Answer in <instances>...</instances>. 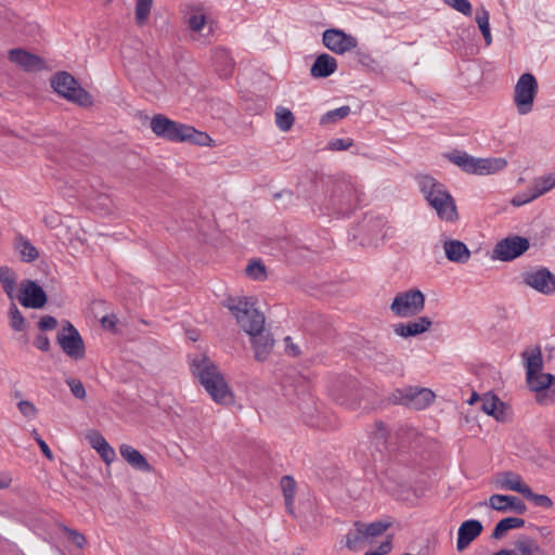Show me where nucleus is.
<instances>
[{
	"mask_svg": "<svg viewBox=\"0 0 555 555\" xmlns=\"http://www.w3.org/2000/svg\"><path fill=\"white\" fill-rule=\"evenodd\" d=\"M255 304L253 297H230L225 301V307L235 317L242 330L250 336L255 359L264 361L273 349L274 339L264 328V315L255 308Z\"/></svg>",
	"mask_w": 555,
	"mask_h": 555,
	"instance_id": "nucleus-1",
	"label": "nucleus"
},
{
	"mask_svg": "<svg viewBox=\"0 0 555 555\" xmlns=\"http://www.w3.org/2000/svg\"><path fill=\"white\" fill-rule=\"evenodd\" d=\"M191 370L201 385L212 400L219 404H229L233 401V393L218 366L205 354L192 360Z\"/></svg>",
	"mask_w": 555,
	"mask_h": 555,
	"instance_id": "nucleus-2",
	"label": "nucleus"
},
{
	"mask_svg": "<svg viewBox=\"0 0 555 555\" xmlns=\"http://www.w3.org/2000/svg\"><path fill=\"white\" fill-rule=\"evenodd\" d=\"M151 129L159 138L171 142H188L198 146H216L215 140L193 126L181 124L158 114L151 119Z\"/></svg>",
	"mask_w": 555,
	"mask_h": 555,
	"instance_id": "nucleus-3",
	"label": "nucleus"
},
{
	"mask_svg": "<svg viewBox=\"0 0 555 555\" xmlns=\"http://www.w3.org/2000/svg\"><path fill=\"white\" fill-rule=\"evenodd\" d=\"M420 188L440 219L455 221L459 218L455 202L442 183L430 176H424L420 178Z\"/></svg>",
	"mask_w": 555,
	"mask_h": 555,
	"instance_id": "nucleus-4",
	"label": "nucleus"
},
{
	"mask_svg": "<svg viewBox=\"0 0 555 555\" xmlns=\"http://www.w3.org/2000/svg\"><path fill=\"white\" fill-rule=\"evenodd\" d=\"M50 85L60 96L72 103L83 107L93 105L92 95L67 72H57L52 75Z\"/></svg>",
	"mask_w": 555,
	"mask_h": 555,
	"instance_id": "nucleus-5",
	"label": "nucleus"
},
{
	"mask_svg": "<svg viewBox=\"0 0 555 555\" xmlns=\"http://www.w3.org/2000/svg\"><path fill=\"white\" fill-rule=\"evenodd\" d=\"M390 526L389 521L378 520L365 524L357 520L353 522V528L345 535V546L353 552L359 551L372 539L380 537Z\"/></svg>",
	"mask_w": 555,
	"mask_h": 555,
	"instance_id": "nucleus-6",
	"label": "nucleus"
},
{
	"mask_svg": "<svg viewBox=\"0 0 555 555\" xmlns=\"http://www.w3.org/2000/svg\"><path fill=\"white\" fill-rule=\"evenodd\" d=\"M361 194L349 181H336L333 183L331 204L340 215H348L359 207Z\"/></svg>",
	"mask_w": 555,
	"mask_h": 555,
	"instance_id": "nucleus-7",
	"label": "nucleus"
},
{
	"mask_svg": "<svg viewBox=\"0 0 555 555\" xmlns=\"http://www.w3.org/2000/svg\"><path fill=\"white\" fill-rule=\"evenodd\" d=\"M424 307L425 295L417 288H411L395 296L390 311L399 318H411L421 313Z\"/></svg>",
	"mask_w": 555,
	"mask_h": 555,
	"instance_id": "nucleus-8",
	"label": "nucleus"
},
{
	"mask_svg": "<svg viewBox=\"0 0 555 555\" xmlns=\"http://www.w3.org/2000/svg\"><path fill=\"white\" fill-rule=\"evenodd\" d=\"M435 393L429 388L408 386L396 389L391 393V401L414 410L426 409L434 400Z\"/></svg>",
	"mask_w": 555,
	"mask_h": 555,
	"instance_id": "nucleus-9",
	"label": "nucleus"
},
{
	"mask_svg": "<svg viewBox=\"0 0 555 555\" xmlns=\"http://www.w3.org/2000/svg\"><path fill=\"white\" fill-rule=\"evenodd\" d=\"M56 341L63 352L74 360H80L86 354V346L78 330L68 321L56 335Z\"/></svg>",
	"mask_w": 555,
	"mask_h": 555,
	"instance_id": "nucleus-10",
	"label": "nucleus"
},
{
	"mask_svg": "<svg viewBox=\"0 0 555 555\" xmlns=\"http://www.w3.org/2000/svg\"><path fill=\"white\" fill-rule=\"evenodd\" d=\"M538 92V82L530 73L522 74L516 86L514 101L519 114H527L532 109L533 100Z\"/></svg>",
	"mask_w": 555,
	"mask_h": 555,
	"instance_id": "nucleus-11",
	"label": "nucleus"
},
{
	"mask_svg": "<svg viewBox=\"0 0 555 555\" xmlns=\"http://www.w3.org/2000/svg\"><path fill=\"white\" fill-rule=\"evenodd\" d=\"M530 247L529 240L513 235L499 241L494 247V257L501 261H511L525 254Z\"/></svg>",
	"mask_w": 555,
	"mask_h": 555,
	"instance_id": "nucleus-12",
	"label": "nucleus"
},
{
	"mask_svg": "<svg viewBox=\"0 0 555 555\" xmlns=\"http://www.w3.org/2000/svg\"><path fill=\"white\" fill-rule=\"evenodd\" d=\"M323 44L336 54H344L348 51L353 50L358 40L356 37L346 34L341 29L330 28L323 33L322 37Z\"/></svg>",
	"mask_w": 555,
	"mask_h": 555,
	"instance_id": "nucleus-13",
	"label": "nucleus"
},
{
	"mask_svg": "<svg viewBox=\"0 0 555 555\" xmlns=\"http://www.w3.org/2000/svg\"><path fill=\"white\" fill-rule=\"evenodd\" d=\"M522 281L541 294L551 295L555 293V274L546 268L525 272Z\"/></svg>",
	"mask_w": 555,
	"mask_h": 555,
	"instance_id": "nucleus-14",
	"label": "nucleus"
},
{
	"mask_svg": "<svg viewBox=\"0 0 555 555\" xmlns=\"http://www.w3.org/2000/svg\"><path fill=\"white\" fill-rule=\"evenodd\" d=\"M48 297L43 288L35 281L24 280L21 283L20 304L25 308L40 309L47 304Z\"/></svg>",
	"mask_w": 555,
	"mask_h": 555,
	"instance_id": "nucleus-15",
	"label": "nucleus"
},
{
	"mask_svg": "<svg viewBox=\"0 0 555 555\" xmlns=\"http://www.w3.org/2000/svg\"><path fill=\"white\" fill-rule=\"evenodd\" d=\"M8 59L27 73L47 69L44 59L22 48L11 49L8 53Z\"/></svg>",
	"mask_w": 555,
	"mask_h": 555,
	"instance_id": "nucleus-16",
	"label": "nucleus"
},
{
	"mask_svg": "<svg viewBox=\"0 0 555 555\" xmlns=\"http://www.w3.org/2000/svg\"><path fill=\"white\" fill-rule=\"evenodd\" d=\"M386 221L383 217H365L360 224V231L364 235L361 240L362 245H372L378 240H383L386 235L384 232Z\"/></svg>",
	"mask_w": 555,
	"mask_h": 555,
	"instance_id": "nucleus-17",
	"label": "nucleus"
},
{
	"mask_svg": "<svg viewBox=\"0 0 555 555\" xmlns=\"http://www.w3.org/2000/svg\"><path fill=\"white\" fill-rule=\"evenodd\" d=\"M489 506L498 512L506 513L514 512L516 514H525L527 511L526 504L513 495L493 494L489 498Z\"/></svg>",
	"mask_w": 555,
	"mask_h": 555,
	"instance_id": "nucleus-18",
	"label": "nucleus"
},
{
	"mask_svg": "<svg viewBox=\"0 0 555 555\" xmlns=\"http://www.w3.org/2000/svg\"><path fill=\"white\" fill-rule=\"evenodd\" d=\"M532 378H529L527 376V384L530 388V390L537 392V399L540 403H547L548 401L554 402L555 401V395L552 396L551 399L546 397L545 393H542V391L546 390L551 387V385L555 382V376L550 373H534L531 376Z\"/></svg>",
	"mask_w": 555,
	"mask_h": 555,
	"instance_id": "nucleus-19",
	"label": "nucleus"
},
{
	"mask_svg": "<svg viewBox=\"0 0 555 555\" xmlns=\"http://www.w3.org/2000/svg\"><path fill=\"white\" fill-rule=\"evenodd\" d=\"M482 531V525L477 519H469L459 528L456 548L459 552L464 551Z\"/></svg>",
	"mask_w": 555,
	"mask_h": 555,
	"instance_id": "nucleus-20",
	"label": "nucleus"
},
{
	"mask_svg": "<svg viewBox=\"0 0 555 555\" xmlns=\"http://www.w3.org/2000/svg\"><path fill=\"white\" fill-rule=\"evenodd\" d=\"M433 325V321L428 317H418L414 321L399 323L393 326V331L398 336L412 337L427 332Z\"/></svg>",
	"mask_w": 555,
	"mask_h": 555,
	"instance_id": "nucleus-21",
	"label": "nucleus"
},
{
	"mask_svg": "<svg viewBox=\"0 0 555 555\" xmlns=\"http://www.w3.org/2000/svg\"><path fill=\"white\" fill-rule=\"evenodd\" d=\"M212 65L221 78L227 79L234 73L235 63L230 52L225 49L219 48L214 51Z\"/></svg>",
	"mask_w": 555,
	"mask_h": 555,
	"instance_id": "nucleus-22",
	"label": "nucleus"
},
{
	"mask_svg": "<svg viewBox=\"0 0 555 555\" xmlns=\"http://www.w3.org/2000/svg\"><path fill=\"white\" fill-rule=\"evenodd\" d=\"M119 452L122 459L133 468L144 473L153 470L152 465L147 462L145 456L133 447L124 443L119 447Z\"/></svg>",
	"mask_w": 555,
	"mask_h": 555,
	"instance_id": "nucleus-23",
	"label": "nucleus"
},
{
	"mask_svg": "<svg viewBox=\"0 0 555 555\" xmlns=\"http://www.w3.org/2000/svg\"><path fill=\"white\" fill-rule=\"evenodd\" d=\"M336 69V59L327 53H322L315 57L310 69V74L314 78H327L334 74Z\"/></svg>",
	"mask_w": 555,
	"mask_h": 555,
	"instance_id": "nucleus-24",
	"label": "nucleus"
},
{
	"mask_svg": "<svg viewBox=\"0 0 555 555\" xmlns=\"http://www.w3.org/2000/svg\"><path fill=\"white\" fill-rule=\"evenodd\" d=\"M480 409L496 421L502 422L506 418L504 402L492 392H486L481 396Z\"/></svg>",
	"mask_w": 555,
	"mask_h": 555,
	"instance_id": "nucleus-25",
	"label": "nucleus"
},
{
	"mask_svg": "<svg viewBox=\"0 0 555 555\" xmlns=\"http://www.w3.org/2000/svg\"><path fill=\"white\" fill-rule=\"evenodd\" d=\"M447 258L452 262L465 263L470 257L467 246L457 240H449L443 244Z\"/></svg>",
	"mask_w": 555,
	"mask_h": 555,
	"instance_id": "nucleus-26",
	"label": "nucleus"
},
{
	"mask_svg": "<svg viewBox=\"0 0 555 555\" xmlns=\"http://www.w3.org/2000/svg\"><path fill=\"white\" fill-rule=\"evenodd\" d=\"M14 248L18 251L21 260L24 262H33L39 258L38 249L22 234L15 236Z\"/></svg>",
	"mask_w": 555,
	"mask_h": 555,
	"instance_id": "nucleus-27",
	"label": "nucleus"
},
{
	"mask_svg": "<svg viewBox=\"0 0 555 555\" xmlns=\"http://www.w3.org/2000/svg\"><path fill=\"white\" fill-rule=\"evenodd\" d=\"M474 175H490L504 169L507 165L504 158H476Z\"/></svg>",
	"mask_w": 555,
	"mask_h": 555,
	"instance_id": "nucleus-28",
	"label": "nucleus"
},
{
	"mask_svg": "<svg viewBox=\"0 0 555 555\" xmlns=\"http://www.w3.org/2000/svg\"><path fill=\"white\" fill-rule=\"evenodd\" d=\"M501 487L505 490L516 491L522 495H525L530 488L522 481L518 474L513 472H505L502 474Z\"/></svg>",
	"mask_w": 555,
	"mask_h": 555,
	"instance_id": "nucleus-29",
	"label": "nucleus"
},
{
	"mask_svg": "<svg viewBox=\"0 0 555 555\" xmlns=\"http://www.w3.org/2000/svg\"><path fill=\"white\" fill-rule=\"evenodd\" d=\"M522 358L526 360L527 376L529 378H532V374L541 372L543 360L540 347H535L530 351H524Z\"/></svg>",
	"mask_w": 555,
	"mask_h": 555,
	"instance_id": "nucleus-30",
	"label": "nucleus"
},
{
	"mask_svg": "<svg viewBox=\"0 0 555 555\" xmlns=\"http://www.w3.org/2000/svg\"><path fill=\"white\" fill-rule=\"evenodd\" d=\"M446 157L451 163L459 166L463 171L474 175V170H475L474 168L476 166V164H475L476 158L468 155L466 152L455 150V151L447 154Z\"/></svg>",
	"mask_w": 555,
	"mask_h": 555,
	"instance_id": "nucleus-31",
	"label": "nucleus"
},
{
	"mask_svg": "<svg viewBox=\"0 0 555 555\" xmlns=\"http://www.w3.org/2000/svg\"><path fill=\"white\" fill-rule=\"evenodd\" d=\"M281 488L283 491L285 507L288 514L295 515L294 513V498L296 492V481L289 476L285 475L281 479Z\"/></svg>",
	"mask_w": 555,
	"mask_h": 555,
	"instance_id": "nucleus-32",
	"label": "nucleus"
},
{
	"mask_svg": "<svg viewBox=\"0 0 555 555\" xmlns=\"http://www.w3.org/2000/svg\"><path fill=\"white\" fill-rule=\"evenodd\" d=\"M525 526V519L518 517H506L501 519L494 527L492 538L500 540L504 537L505 532L511 529H517Z\"/></svg>",
	"mask_w": 555,
	"mask_h": 555,
	"instance_id": "nucleus-33",
	"label": "nucleus"
},
{
	"mask_svg": "<svg viewBox=\"0 0 555 555\" xmlns=\"http://www.w3.org/2000/svg\"><path fill=\"white\" fill-rule=\"evenodd\" d=\"M390 436V430L383 421H375L373 429L370 431L371 440L377 447H386Z\"/></svg>",
	"mask_w": 555,
	"mask_h": 555,
	"instance_id": "nucleus-34",
	"label": "nucleus"
},
{
	"mask_svg": "<svg viewBox=\"0 0 555 555\" xmlns=\"http://www.w3.org/2000/svg\"><path fill=\"white\" fill-rule=\"evenodd\" d=\"M0 283L7 295L12 298V294L16 284V274L11 268L7 266L0 267Z\"/></svg>",
	"mask_w": 555,
	"mask_h": 555,
	"instance_id": "nucleus-35",
	"label": "nucleus"
},
{
	"mask_svg": "<svg viewBox=\"0 0 555 555\" xmlns=\"http://www.w3.org/2000/svg\"><path fill=\"white\" fill-rule=\"evenodd\" d=\"M275 122L280 130L288 131L295 122L294 114L288 108L279 106L275 111Z\"/></svg>",
	"mask_w": 555,
	"mask_h": 555,
	"instance_id": "nucleus-36",
	"label": "nucleus"
},
{
	"mask_svg": "<svg viewBox=\"0 0 555 555\" xmlns=\"http://www.w3.org/2000/svg\"><path fill=\"white\" fill-rule=\"evenodd\" d=\"M476 22H477L478 27L485 38L486 44L490 46L492 38H491L490 25H489V12L485 8H481L480 10L477 11Z\"/></svg>",
	"mask_w": 555,
	"mask_h": 555,
	"instance_id": "nucleus-37",
	"label": "nucleus"
},
{
	"mask_svg": "<svg viewBox=\"0 0 555 555\" xmlns=\"http://www.w3.org/2000/svg\"><path fill=\"white\" fill-rule=\"evenodd\" d=\"M350 114V107L348 105L340 106L333 111L325 113L321 117V125L334 124L339 119L346 118Z\"/></svg>",
	"mask_w": 555,
	"mask_h": 555,
	"instance_id": "nucleus-38",
	"label": "nucleus"
},
{
	"mask_svg": "<svg viewBox=\"0 0 555 555\" xmlns=\"http://www.w3.org/2000/svg\"><path fill=\"white\" fill-rule=\"evenodd\" d=\"M153 0H137L135 3V23L141 26L143 25L151 13Z\"/></svg>",
	"mask_w": 555,
	"mask_h": 555,
	"instance_id": "nucleus-39",
	"label": "nucleus"
},
{
	"mask_svg": "<svg viewBox=\"0 0 555 555\" xmlns=\"http://www.w3.org/2000/svg\"><path fill=\"white\" fill-rule=\"evenodd\" d=\"M59 528L62 532H64L67 535L68 540L73 544H75L78 548H83L86 546L87 539L81 532H79L76 529H72V528L67 527L64 524H60Z\"/></svg>",
	"mask_w": 555,
	"mask_h": 555,
	"instance_id": "nucleus-40",
	"label": "nucleus"
},
{
	"mask_svg": "<svg viewBox=\"0 0 555 555\" xmlns=\"http://www.w3.org/2000/svg\"><path fill=\"white\" fill-rule=\"evenodd\" d=\"M246 274L257 281L264 280L267 271L264 264L260 260L251 261L245 269Z\"/></svg>",
	"mask_w": 555,
	"mask_h": 555,
	"instance_id": "nucleus-41",
	"label": "nucleus"
},
{
	"mask_svg": "<svg viewBox=\"0 0 555 555\" xmlns=\"http://www.w3.org/2000/svg\"><path fill=\"white\" fill-rule=\"evenodd\" d=\"M10 325L16 332L25 330V319L15 304H11L10 310Z\"/></svg>",
	"mask_w": 555,
	"mask_h": 555,
	"instance_id": "nucleus-42",
	"label": "nucleus"
},
{
	"mask_svg": "<svg viewBox=\"0 0 555 555\" xmlns=\"http://www.w3.org/2000/svg\"><path fill=\"white\" fill-rule=\"evenodd\" d=\"M555 186V175H548L535 181L533 192L539 197Z\"/></svg>",
	"mask_w": 555,
	"mask_h": 555,
	"instance_id": "nucleus-43",
	"label": "nucleus"
},
{
	"mask_svg": "<svg viewBox=\"0 0 555 555\" xmlns=\"http://www.w3.org/2000/svg\"><path fill=\"white\" fill-rule=\"evenodd\" d=\"M524 496L527 500L531 501L535 506H541L545 508H551L553 506V501L550 496L545 494H537L531 490V488L528 489Z\"/></svg>",
	"mask_w": 555,
	"mask_h": 555,
	"instance_id": "nucleus-44",
	"label": "nucleus"
},
{
	"mask_svg": "<svg viewBox=\"0 0 555 555\" xmlns=\"http://www.w3.org/2000/svg\"><path fill=\"white\" fill-rule=\"evenodd\" d=\"M17 409L20 411V413L28 418V420H33L37 416L38 414V409L36 408V405L29 401V400H21L17 402Z\"/></svg>",
	"mask_w": 555,
	"mask_h": 555,
	"instance_id": "nucleus-45",
	"label": "nucleus"
},
{
	"mask_svg": "<svg viewBox=\"0 0 555 555\" xmlns=\"http://www.w3.org/2000/svg\"><path fill=\"white\" fill-rule=\"evenodd\" d=\"M446 4L452 9L461 12L466 16H470L473 13L472 4L468 0H443Z\"/></svg>",
	"mask_w": 555,
	"mask_h": 555,
	"instance_id": "nucleus-46",
	"label": "nucleus"
},
{
	"mask_svg": "<svg viewBox=\"0 0 555 555\" xmlns=\"http://www.w3.org/2000/svg\"><path fill=\"white\" fill-rule=\"evenodd\" d=\"M66 384L68 385L72 393L78 399H85L87 393L83 384L80 379L77 378H68L66 379Z\"/></svg>",
	"mask_w": 555,
	"mask_h": 555,
	"instance_id": "nucleus-47",
	"label": "nucleus"
},
{
	"mask_svg": "<svg viewBox=\"0 0 555 555\" xmlns=\"http://www.w3.org/2000/svg\"><path fill=\"white\" fill-rule=\"evenodd\" d=\"M353 145V140L347 139H333L328 142L327 149L331 151H346Z\"/></svg>",
	"mask_w": 555,
	"mask_h": 555,
	"instance_id": "nucleus-48",
	"label": "nucleus"
},
{
	"mask_svg": "<svg viewBox=\"0 0 555 555\" xmlns=\"http://www.w3.org/2000/svg\"><path fill=\"white\" fill-rule=\"evenodd\" d=\"M96 451L107 465L116 459L114 449L107 442H105L101 448H98Z\"/></svg>",
	"mask_w": 555,
	"mask_h": 555,
	"instance_id": "nucleus-49",
	"label": "nucleus"
},
{
	"mask_svg": "<svg viewBox=\"0 0 555 555\" xmlns=\"http://www.w3.org/2000/svg\"><path fill=\"white\" fill-rule=\"evenodd\" d=\"M57 326V320L52 315H43L38 322V327L42 332L52 331Z\"/></svg>",
	"mask_w": 555,
	"mask_h": 555,
	"instance_id": "nucleus-50",
	"label": "nucleus"
},
{
	"mask_svg": "<svg viewBox=\"0 0 555 555\" xmlns=\"http://www.w3.org/2000/svg\"><path fill=\"white\" fill-rule=\"evenodd\" d=\"M118 318L115 314H107L101 319V325L104 330L113 333L117 332Z\"/></svg>",
	"mask_w": 555,
	"mask_h": 555,
	"instance_id": "nucleus-51",
	"label": "nucleus"
},
{
	"mask_svg": "<svg viewBox=\"0 0 555 555\" xmlns=\"http://www.w3.org/2000/svg\"><path fill=\"white\" fill-rule=\"evenodd\" d=\"M206 23V17L203 14H194L189 18V27L193 31H199Z\"/></svg>",
	"mask_w": 555,
	"mask_h": 555,
	"instance_id": "nucleus-52",
	"label": "nucleus"
},
{
	"mask_svg": "<svg viewBox=\"0 0 555 555\" xmlns=\"http://www.w3.org/2000/svg\"><path fill=\"white\" fill-rule=\"evenodd\" d=\"M87 438L91 447L95 450H98V448H101L105 442H107L103 435L96 430H92L90 434H88Z\"/></svg>",
	"mask_w": 555,
	"mask_h": 555,
	"instance_id": "nucleus-53",
	"label": "nucleus"
},
{
	"mask_svg": "<svg viewBox=\"0 0 555 555\" xmlns=\"http://www.w3.org/2000/svg\"><path fill=\"white\" fill-rule=\"evenodd\" d=\"M534 198H537V195L532 191L530 194H518V195L514 196L511 199V204L515 207H519L521 205H525V204L533 201Z\"/></svg>",
	"mask_w": 555,
	"mask_h": 555,
	"instance_id": "nucleus-54",
	"label": "nucleus"
},
{
	"mask_svg": "<svg viewBox=\"0 0 555 555\" xmlns=\"http://www.w3.org/2000/svg\"><path fill=\"white\" fill-rule=\"evenodd\" d=\"M391 547H392L391 541H390V539H388V540L382 542L377 550L369 551L364 555H387L390 553Z\"/></svg>",
	"mask_w": 555,
	"mask_h": 555,
	"instance_id": "nucleus-55",
	"label": "nucleus"
},
{
	"mask_svg": "<svg viewBox=\"0 0 555 555\" xmlns=\"http://www.w3.org/2000/svg\"><path fill=\"white\" fill-rule=\"evenodd\" d=\"M34 345L41 351H49L50 350V339L46 335H38L35 340Z\"/></svg>",
	"mask_w": 555,
	"mask_h": 555,
	"instance_id": "nucleus-56",
	"label": "nucleus"
},
{
	"mask_svg": "<svg viewBox=\"0 0 555 555\" xmlns=\"http://www.w3.org/2000/svg\"><path fill=\"white\" fill-rule=\"evenodd\" d=\"M37 443L43 453V455L49 460L52 461L54 459L52 451L50 450L49 446L42 438L37 439Z\"/></svg>",
	"mask_w": 555,
	"mask_h": 555,
	"instance_id": "nucleus-57",
	"label": "nucleus"
},
{
	"mask_svg": "<svg viewBox=\"0 0 555 555\" xmlns=\"http://www.w3.org/2000/svg\"><path fill=\"white\" fill-rule=\"evenodd\" d=\"M356 60L359 64L364 65V66H370L374 62L372 56L364 52H357Z\"/></svg>",
	"mask_w": 555,
	"mask_h": 555,
	"instance_id": "nucleus-58",
	"label": "nucleus"
},
{
	"mask_svg": "<svg viewBox=\"0 0 555 555\" xmlns=\"http://www.w3.org/2000/svg\"><path fill=\"white\" fill-rule=\"evenodd\" d=\"M13 478L9 473L0 474V489H8L12 485Z\"/></svg>",
	"mask_w": 555,
	"mask_h": 555,
	"instance_id": "nucleus-59",
	"label": "nucleus"
},
{
	"mask_svg": "<svg viewBox=\"0 0 555 555\" xmlns=\"http://www.w3.org/2000/svg\"><path fill=\"white\" fill-rule=\"evenodd\" d=\"M476 401L481 402V397L477 392H473L470 399L468 400V403L474 404Z\"/></svg>",
	"mask_w": 555,
	"mask_h": 555,
	"instance_id": "nucleus-60",
	"label": "nucleus"
},
{
	"mask_svg": "<svg viewBox=\"0 0 555 555\" xmlns=\"http://www.w3.org/2000/svg\"><path fill=\"white\" fill-rule=\"evenodd\" d=\"M493 555H515V551H513V550H500L499 552L494 553Z\"/></svg>",
	"mask_w": 555,
	"mask_h": 555,
	"instance_id": "nucleus-61",
	"label": "nucleus"
},
{
	"mask_svg": "<svg viewBox=\"0 0 555 555\" xmlns=\"http://www.w3.org/2000/svg\"><path fill=\"white\" fill-rule=\"evenodd\" d=\"M287 348L292 349L294 356H298L299 354V350H298V348L296 346H294V345L288 346L287 345Z\"/></svg>",
	"mask_w": 555,
	"mask_h": 555,
	"instance_id": "nucleus-62",
	"label": "nucleus"
},
{
	"mask_svg": "<svg viewBox=\"0 0 555 555\" xmlns=\"http://www.w3.org/2000/svg\"><path fill=\"white\" fill-rule=\"evenodd\" d=\"M31 436L34 437V439L37 441L38 438H41L40 435L38 434L37 429H33L31 431Z\"/></svg>",
	"mask_w": 555,
	"mask_h": 555,
	"instance_id": "nucleus-63",
	"label": "nucleus"
},
{
	"mask_svg": "<svg viewBox=\"0 0 555 555\" xmlns=\"http://www.w3.org/2000/svg\"><path fill=\"white\" fill-rule=\"evenodd\" d=\"M20 395H21V393H20L18 391H16V392L14 393V397H15V398H17V397H20Z\"/></svg>",
	"mask_w": 555,
	"mask_h": 555,
	"instance_id": "nucleus-64",
	"label": "nucleus"
}]
</instances>
